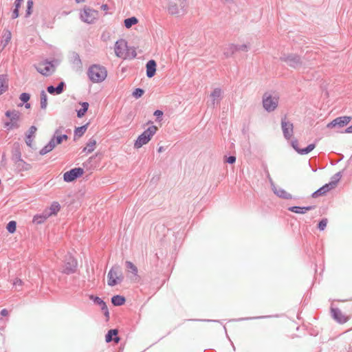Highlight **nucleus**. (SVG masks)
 <instances>
[{
    "label": "nucleus",
    "mask_w": 352,
    "mask_h": 352,
    "mask_svg": "<svg viewBox=\"0 0 352 352\" xmlns=\"http://www.w3.org/2000/svg\"><path fill=\"white\" fill-rule=\"evenodd\" d=\"M87 75L89 78L94 82H101L107 76L106 68L100 65H93L89 67Z\"/></svg>",
    "instance_id": "nucleus-1"
},
{
    "label": "nucleus",
    "mask_w": 352,
    "mask_h": 352,
    "mask_svg": "<svg viewBox=\"0 0 352 352\" xmlns=\"http://www.w3.org/2000/svg\"><path fill=\"white\" fill-rule=\"evenodd\" d=\"M187 0H170L168 12L172 15H183L186 12Z\"/></svg>",
    "instance_id": "nucleus-2"
},
{
    "label": "nucleus",
    "mask_w": 352,
    "mask_h": 352,
    "mask_svg": "<svg viewBox=\"0 0 352 352\" xmlns=\"http://www.w3.org/2000/svg\"><path fill=\"white\" fill-rule=\"evenodd\" d=\"M124 276L121 268L118 266L112 267L109 271L107 280L109 286L113 287L119 285L123 280Z\"/></svg>",
    "instance_id": "nucleus-3"
},
{
    "label": "nucleus",
    "mask_w": 352,
    "mask_h": 352,
    "mask_svg": "<svg viewBox=\"0 0 352 352\" xmlns=\"http://www.w3.org/2000/svg\"><path fill=\"white\" fill-rule=\"evenodd\" d=\"M157 131V127L155 125L150 126L146 130H145L136 140L134 143V146L136 148H140L143 145L146 144L149 142L151 138L155 134Z\"/></svg>",
    "instance_id": "nucleus-4"
},
{
    "label": "nucleus",
    "mask_w": 352,
    "mask_h": 352,
    "mask_svg": "<svg viewBox=\"0 0 352 352\" xmlns=\"http://www.w3.org/2000/svg\"><path fill=\"white\" fill-rule=\"evenodd\" d=\"M280 60L294 69L300 68L302 64L300 57L295 54H283Z\"/></svg>",
    "instance_id": "nucleus-5"
},
{
    "label": "nucleus",
    "mask_w": 352,
    "mask_h": 352,
    "mask_svg": "<svg viewBox=\"0 0 352 352\" xmlns=\"http://www.w3.org/2000/svg\"><path fill=\"white\" fill-rule=\"evenodd\" d=\"M98 16V12L89 7H84L80 11V19L85 23H93Z\"/></svg>",
    "instance_id": "nucleus-6"
},
{
    "label": "nucleus",
    "mask_w": 352,
    "mask_h": 352,
    "mask_svg": "<svg viewBox=\"0 0 352 352\" xmlns=\"http://www.w3.org/2000/svg\"><path fill=\"white\" fill-rule=\"evenodd\" d=\"M6 116L10 120L9 122H6L5 123V126L8 129L10 130L19 127V122L20 120L21 114L18 111H8L6 113Z\"/></svg>",
    "instance_id": "nucleus-7"
},
{
    "label": "nucleus",
    "mask_w": 352,
    "mask_h": 352,
    "mask_svg": "<svg viewBox=\"0 0 352 352\" xmlns=\"http://www.w3.org/2000/svg\"><path fill=\"white\" fill-rule=\"evenodd\" d=\"M278 98L265 93L263 97V105L264 109L270 112L274 111L278 106Z\"/></svg>",
    "instance_id": "nucleus-8"
},
{
    "label": "nucleus",
    "mask_w": 352,
    "mask_h": 352,
    "mask_svg": "<svg viewBox=\"0 0 352 352\" xmlns=\"http://www.w3.org/2000/svg\"><path fill=\"white\" fill-rule=\"evenodd\" d=\"M115 52L117 56L124 59L129 56V48L125 40L120 39L116 43Z\"/></svg>",
    "instance_id": "nucleus-9"
},
{
    "label": "nucleus",
    "mask_w": 352,
    "mask_h": 352,
    "mask_svg": "<svg viewBox=\"0 0 352 352\" xmlns=\"http://www.w3.org/2000/svg\"><path fill=\"white\" fill-rule=\"evenodd\" d=\"M281 129L283 136L287 140L292 138L294 135V125L292 122L287 120L286 116H284L281 119Z\"/></svg>",
    "instance_id": "nucleus-10"
},
{
    "label": "nucleus",
    "mask_w": 352,
    "mask_h": 352,
    "mask_svg": "<svg viewBox=\"0 0 352 352\" xmlns=\"http://www.w3.org/2000/svg\"><path fill=\"white\" fill-rule=\"evenodd\" d=\"M77 265L76 259L72 255H67L65 259L63 272L67 274L74 273L76 270Z\"/></svg>",
    "instance_id": "nucleus-11"
},
{
    "label": "nucleus",
    "mask_w": 352,
    "mask_h": 352,
    "mask_svg": "<svg viewBox=\"0 0 352 352\" xmlns=\"http://www.w3.org/2000/svg\"><path fill=\"white\" fill-rule=\"evenodd\" d=\"M36 69L40 74L45 76L51 75L55 71L54 65L51 62L48 61L39 63L36 66Z\"/></svg>",
    "instance_id": "nucleus-12"
},
{
    "label": "nucleus",
    "mask_w": 352,
    "mask_h": 352,
    "mask_svg": "<svg viewBox=\"0 0 352 352\" xmlns=\"http://www.w3.org/2000/svg\"><path fill=\"white\" fill-rule=\"evenodd\" d=\"M84 169L82 168H75L65 172L63 175V179L67 182H71L78 177H81L84 174Z\"/></svg>",
    "instance_id": "nucleus-13"
},
{
    "label": "nucleus",
    "mask_w": 352,
    "mask_h": 352,
    "mask_svg": "<svg viewBox=\"0 0 352 352\" xmlns=\"http://www.w3.org/2000/svg\"><path fill=\"white\" fill-rule=\"evenodd\" d=\"M351 118L350 116H342L334 119L332 122L328 124L329 128H333L335 126L343 127L347 125L351 121Z\"/></svg>",
    "instance_id": "nucleus-14"
},
{
    "label": "nucleus",
    "mask_w": 352,
    "mask_h": 352,
    "mask_svg": "<svg viewBox=\"0 0 352 352\" xmlns=\"http://www.w3.org/2000/svg\"><path fill=\"white\" fill-rule=\"evenodd\" d=\"M331 314L334 320L340 324L345 323L349 320V317L343 314L338 308H332Z\"/></svg>",
    "instance_id": "nucleus-15"
},
{
    "label": "nucleus",
    "mask_w": 352,
    "mask_h": 352,
    "mask_svg": "<svg viewBox=\"0 0 352 352\" xmlns=\"http://www.w3.org/2000/svg\"><path fill=\"white\" fill-rule=\"evenodd\" d=\"M248 47L245 44H243V45L231 44L229 45L227 51H226L224 52V54L226 56H229L232 55V54H234L235 52H237V51L245 52V51H248Z\"/></svg>",
    "instance_id": "nucleus-16"
},
{
    "label": "nucleus",
    "mask_w": 352,
    "mask_h": 352,
    "mask_svg": "<svg viewBox=\"0 0 352 352\" xmlns=\"http://www.w3.org/2000/svg\"><path fill=\"white\" fill-rule=\"evenodd\" d=\"M272 189L274 193L278 197L284 199H292V195L287 192L286 190L276 186L274 184H272Z\"/></svg>",
    "instance_id": "nucleus-17"
},
{
    "label": "nucleus",
    "mask_w": 352,
    "mask_h": 352,
    "mask_svg": "<svg viewBox=\"0 0 352 352\" xmlns=\"http://www.w3.org/2000/svg\"><path fill=\"white\" fill-rule=\"evenodd\" d=\"M157 64L156 62L151 59L148 60L146 64V76L148 78H152L154 76L156 72Z\"/></svg>",
    "instance_id": "nucleus-18"
},
{
    "label": "nucleus",
    "mask_w": 352,
    "mask_h": 352,
    "mask_svg": "<svg viewBox=\"0 0 352 352\" xmlns=\"http://www.w3.org/2000/svg\"><path fill=\"white\" fill-rule=\"evenodd\" d=\"M314 208L315 206H309L305 207L291 206L288 208V210L296 214H305L307 211L314 210Z\"/></svg>",
    "instance_id": "nucleus-19"
},
{
    "label": "nucleus",
    "mask_w": 352,
    "mask_h": 352,
    "mask_svg": "<svg viewBox=\"0 0 352 352\" xmlns=\"http://www.w3.org/2000/svg\"><path fill=\"white\" fill-rule=\"evenodd\" d=\"M118 331L117 329L109 330L105 336L106 342H110L111 341H114L116 343H118L120 340V338L118 337Z\"/></svg>",
    "instance_id": "nucleus-20"
},
{
    "label": "nucleus",
    "mask_w": 352,
    "mask_h": 352,
    "mask_svg": "<svg viewBox=\"0 0 352 352\" xmlns=\"http://www.w3.org/2000/svg\"><path fill=\"white\" fill-rule=\"evenodd\" d=\"M90 299L93 300L96 304H98L100 307L101 309L104 311V315L107 317H109V313L107 305L100 298L91 296Z\"/></svg>",
    "instance_id": "nucleus-21"
},
{
    "label": "nucleus",
    "mask_w": 352,
    "mask_h": 352,
    "mask_svg": "<svg viewBox=\"0 0 352 352\" xmlns=\"http://www.w3.org/2000/svg\"><path fill=\"white\" fill-rule=\"evenodd\" d=\"M36 128L34 126H32L28 131V133L26 135V139H25V142L27 144L28 146L32 147L33 146V139H32V137H34V135L36 132Z\"/></svg>",
    "instance_id": "nucleus-22"
},
{
    "label": "nucleus",
    "mask_w": 352,
    "mask_h": 352,
    "mask_svg": "<svg viewBox=\"0 0 352 352\" xmlns=\"http://www.w3.org/2000/svg\"><path fill=\"white\" fill-rule=\"evenodd\" d=\"M60 209V204L58 202L54 201L51 204L48 209L45 210V212L49 214L50 217L52 215H56L59 212Z\"/></svg>",
    "instance_id": "nucleus-23"
},
{
    "label": "nucleus",
    "mask_w": 352,
    "mask_h": 352,
    "mask_svg": "<svg viewBox=\"0 0 352 352\" xmlns=\"http://www.w3.org/2000/svg\"><path fill=\"white\" fill-rule=\"evenodd\" d=\"M331 189H333L331 188V186L329 184H326L325 185H324L323 186L320 188L318 190L315 191L312 194V197L314 198H316V197H318L319 196H321V195H323L326 194L327 192H329Z\"/></svg>",
    "instance_id": "nucleus-24"
},
{
    "label": "nucleus",
    "mask_w": 352,
    "mask_h": 352,
    "mask_svg": "<svg viewBox=\"0 0 352 352\" xmlns=\"http://www.w3.org/2000/svg\"><path fill=\"white\" fill-rule=\"evenodd\" d=\"M16 167L19 171H26L31 168V166L30 164H28L25 161L21 159L18 160L16 162Z\"/></svg>",
    "instance_id": "nucleus-25"
},
{
    "label": "nucleus",
    "mask_w": 352,
    "mask_h": 352,
    "mask_svg": "<svg viewBox=\"0 0 352 352\" xmlns=\"http://www.w3.org/2000/svg\"><path fill=\"white\" fill-rule=\"evenodd\" d=\"M56 146L55 140L52 138L50 142L40 151V154L43 155L50 152Z\"/></svg>",
    "instance_id": "nucleus-26"
},
{
    "label": "nucleus",
    "mask_w": 352,
    "mask_h": 352,
    "mask_svg": "<svg viewBox=\"0 0 352 352\" xmlns=\"http://www.w3.org/2000/svg\"><path fill=\"white\" fill-rule=\"evenodd\" d=\"M221 89H214L210 96L212 104L214 105L216 102L217 103L219 102L221 99Z\"/></svg>",
    "instance_id": "nucleus-27"
},
{
    "label": "nucleus",
    "mask_w": 352,
    "mask_h": 352,
    "mask_svg": "<svg viewBox=\"0 0 352 352\" xmlns=\"http://www.w3.org/2000/svg\"><path fill=\"white\" fill-rule=\"evenodd\" d=\"M49 218V214L45 211L41 214H36L33 218V222L36 224L44 223Z\"/></svg>",
    "instance_id": "nucleus-28"
},
{
    "label": "nucleus",
    "mask_w": 352,
    "mask_h": 352,
    "mask_svg": "<svg viewBox=\"0 0 352 352\" xmlns=\"http://www.w3.org/2000/svg\"><path fill=\"white\" fill-rule=\"evenodd\" d=\"M96 146V141L94 139H90L89 142L87 143L86 146L84 148L83 151L87 153H91L93 152Z\"/></svg>",
    "instance_id": "nucleus-29"
},
{
    "label": "nucleus",
    "mask_w": 352,
    "mask_h": 352,
    "mask_svg": "<svg viewBox=\"0 0 352 352\" xmlns=\"http://www.w3.org/2000/svg\"><path fill=\"white\" fill-rule=\"evenodd\" d=\"M89 123H87L86 124L76 128L74 131V137L76 138H80L84 135V133L86 132L87 127H88Z\"/></svg>",
    "instance_id": "nucleus-30"
},
{
    "label": "nucleus",
    "mask_w": 352,
    "mask_h": 352,
    "mask_svg": "<svg viewBox=\"0 0 352 352\" xmlns=\"http://www.w3.org/2000/svg\"><path fill=\"white\" fill-rule=\"evenodd\" d=\"M80 104L82 107L80 109L77 110V116L78 118H82L85 115L89 105V103L87 102H81L80 103Z\"/></svg>",
    "instance_id": "nucleus-31"
},
{
    "label": "nucleus",
    "mask_w": 352,
    "mask_h": 352,
    "mask_svg": "<svg viewBox=\"0 0 352 352\" xmlns=\"http://www.w3.org/2000/svg\"><path fill=\"white\" fill-rule=\"evenodd\" d=\"M111 302L115 306H120L124 304L125 298L122 296L116 295L112 297Z\"/></svg>",
    "instance_id": "nucleus-32"
},
{
    "label": "nucleus",
    "mask_w": 352,
    "mask_h": 352,
    "mask_svg": "<svg viewBox=\"0 0 352 352\" xmlns=\"http://www.w3.org/2000/svg\"><path fill=\"white\" fill-rule=\"evenodd\" d=\"M342 177V174L340 172H338L337 173H336L332 177H331V181L329 183V184L331 186L332 188H334L338 182L340 180Z\"/></svg>",
    "instance_id": "nucleus-33"
},
{
    "label": "nucleus",
    "mask_w": 352,
    "mask_h": 352,
    "mask_svg": "<svg viewBox=\"0 0 352 352\" xmlns=\"http://www.w3.org/2000/svg\"><path fill=\"white\" fill-rule=\"evenodd\" d=\"M315 144H310L306 148H302L300 151H298V153L300 155H306L312 151L315 148Z\"/></svg>",
    "instance_id": "nucleus-34"
},
{
    "label": "nucleus",
    "mask_w": 352,
    "mask_h": 352,
    "mask_svg": "<svg viewBox=\"0 0 352 352\" xmlns=\"http://www.w3.org/2000/svg\"><path fill=\"white\" fill-rule=\"evenodd\" d=\"M6 229L10 233L12 234V233L15 232L16 229V221H10L6 226Z\"/></svg>",
    "instance_id": "nucleus-35"
},
{
    "label": "nucleus",
    "mask_w": 352,
    "mask_h": 352,
    "mask_svg": "<svg viewBox=\"0 0 352 352\" xmlns=\"http://www.w3.org/2000/svg\"><path fill=\"white\" fill-rule=\"evenodd\" d=\"M47 96L44 91L41 94V106L42 109H45L47 107Z\"/></svg>",
    "instance_id": "nucleus-36"
},
{
    "label": "nucleus",
    "mask_w": 352,
    "mask_h": 352,
    "mask_svg": "<svg viewBox=\"0 0 352 352\" xmlns=\"http://www.w3.org/2000/svg\"><path fill=\"white\" fill-rule=\"evenodd\" d=\"M8 78L6 75H0V88L8 87Z\"/></svg>",
    "instance_id": "nucleus-37"
},
{
    "label": "nucleus",
    "mask_w": 352,
    "mask_h": 352,
    "mask_svg": "<svg viewBox=\"0 0 352 352\" xmlns=\"http://www.w3.org/2000/svg\"><path fill=\"white\" fill-rule=\"evenodd\" d=\"M12 37L11 32L10 31H6L3 35L4 41H3V47H6L10 41Z\"/></svg>",
    "instance_id": "nucleus-38"
},
{
    "label": "nucleus",
    "mask_w": 352,
    "mask_h": 352,
    "mask_svg": "<svg viewBox=\"0 0 352 352\" xmlns=\"http://www.w3.org/2000/svg\"><path fill=\"white\" fill-rule=\"evenodd\" d=\"M54 138L55 140L56 145H57L61 144L63 140L66 141L67 140V136L66 135H61L54 137Z\"/></svg>",
    "instance_id": "nucleus-39"
},
{
    "label": "nucleus",
    "mask_w": 352,
    "mask_h": 352,
    "mask_svg": "<svg viewBox=\"0 0 352 352\" xmlns=\"http://www.w3.org/2000/svg\"><path fill=\"white\" fill-rule=\"evenodd\" d=\"M133 284L135 283H138L140 280V277L138 275V268L133 265Z\"/></svg>",
    "instance_id": "nucleus-40"
},
{
    "label": "nucleus",
    "mask_w": 352,
    "mask_h": 352,
    "mask_svg": "<svg viewBox=\"0 0 352 352\" xmlns=\"http://www.w3.org/2000/svg\"><path fill=\"white\" fill-rule=\"evenodd\" d=\"M13 285L16 289H20L23 285V281L19 278H15L13 282Z\"/></svg>",
    "instance_id": "nucleus-41"
},
{
    "label": "nucleus",
    "mask_w": 352,
    "mask_h": 352,
    "mask_svg": "<svg viewBox=\"0 0 352 352\" xmlns=\"http://www.w3.org/2000/svg\"><path fill=\"white\" fill-rule=\"evenodd\" d=\"M291 145L293 148L298 153V151H301V148L298 147V141L297 140H293L291 141Z\"/></svg>",
    "instance_id": "nucleus-42"
},
{
    "label": "nucleus",
    "mask_w": 352,
    "mask_h": 352,
    "mask_svg": "<svg viewBox=\"0 0 352 352\" xmlns=\"http://www.w3.org/2000/svg\"><path fill=\"white\" fill-rule=\"evenodd\" d=\"M327 224V219H322L318 223V228L320 230H324Z\"/></svg>",
    "instance_id": "nucleus-43"
},
{
    "label": "nucleus",
    "mask_w": 352,
    "mask_h": 352,
    "mask_svg": "<svg viewBox=\"0 0 352 352\" xmlns=\"http://www.w3.org/2000/svg\"><path fill=\"white\" fill-rule=\"evenodd\" d=\"M33 1L32 0H28L27 3V16H30L32 13V9L33 7Z\"/></svg>",
    "instance_id": "nucleus-44"
},
{
    "label": "nucleus",
    "mask_w": 352,
    "mask_h": 352,
    "mask_svg": "<svg viewBox=\"0 0 352 352\" xmlns=\"http://www.w3.org/2000/svg\"><path fill=\"white\" fill-rule=\"evenodd\" d=\"M144 92V89H135L133 91V96L138 98L142 96Z\"/></svg>",
    "instance_id": "nucleus-45"
},
{
    "label": "nucleus",
    "mask_w": 352,
    "mask_h": 352,
    "mask_svg": "<svg viewBox=\"0 0 352 352\" xmlns=\"http://www.w3.org/2000/svg\"><path fill=\"white\" fill-rule=\"evenodd\" d=\"M20 99L23 102H26L30 99V95L27 93H23L21 95Z\"/></svg>",
    "instance_id": "nucleus-46"
},
{
    "label": "nucleus",
    "mask_w": 352,
    "mask_h": 352,
    "mask_svg": "<svg viewBox=\"0 0 352 352\" xmlns=\"http://www.w3.org/2000/svg\"><path fill=\"white\" fill-rule=\"evenodd\" d=\"M63 89H47L48 92L52 95H58L62 93Z\"/></svg>",
    "instance_id": "nucleus-47"
},
{
    "label": "nucleus",
    "mask_w": 352,
    "mask_h": 352,
    "mask_svg": "<svg viewBox=\"0 0 352 352\" xmlns=\"http://www.w3.org/2000/svg\"><path fill=\"white\" fill-rule=\"evenodd\" d=\"M124 25L127 28L132 27V18H129L124 20Z\"/></svg>",
    "instance_id": "nucleus-48"
},
{
    "label": "nucleus",
    "mask_w": 352,
    "mask_h": 352,
    "mask_svg": "<svg viewBox=\"0 0 352 352\" xmlns=\"http://www.w3.org/2000/svg\"><path fill=\"white\" fill-rule=\"evenodd\" d=\"M236 162V157L231 155L226 158V162L229 164H233Z\"/></svg>",
    "instance_id": "nucleus-49"
},
{
    "label": "nucleus",
    "mask_w": 352,
    "mask_h": 352,
    "mask_svg": "<svg viewBox=\"0 0 352 352\" xmlns=\"http://www.w3.org/2000/svg\"><path fill=\"white\" fill-rule=\"evenodd\" d=\"M163 115V112L160 110H156L155 112H154V116H155L157 117V119L158 120L159 118H160Z\"/></svg>",
    "instance_id": "nucleus-50"
},
{
    "label": "nucleus",
    "mask_w": 352,
    "mask_h": 352,
    "mask_svg": "<svg viewBox=\"0 0 352 352\" xmlns=\"http://www.w3.org/2000/svg\"><path fill=\"white\" fill-rule=\"evenodd\" d=\"M22 2H23V0H16L14 2V6H15L14 9L19 10Z\"/></svg>",
    "instance_id": "nucleus-51"
},
{
    "label": "nucleus",
    "mask_w": 352,
    "mask_h": 352,
    "mask_svg": "<svg viewBox=\"0 0 352 352\" xmlns=\"http://www.w3.org/2000/svg\"><path fill=\"white\" fill-rule=\"evenodd\" d=\"M19 16V10L14 9L12 12V18L16 19Z\"/></svg>",
    "instance_id": "nucleus-52"
},
{
    "label": "nucleus",
    "mask_w": 352,
    "mask_h": 352,
    "mask_svg": "<svg viewBox=\"0 0 352 352\" xmlns=\"http://www.w3.org/2000/svg\"><path fill=\"white\" fill-rule=\"evenodd\" d=\"M1 315L2 316H7L8 315V311L6 309H3L1 311Z\"/></svg>",
    "instance_id": "nucleus-53"
},
{
    "label": "nucleus",
    "mask_w": 352,
    "mask_h": 352,
    "mask_svg": "<svg viewBox=\"0 0 352 352\" xmlns=\"http://www.w3.org/2000/svg\"><path fill=\"white\" fill-rule=\"evenodd\" d=\"M344 132L346 133H352V124L351 126H349V127H347L345 129Z\"/></svg>",
    "instance_id": "nucleus-54"
},
{
    "label": "nucleus",
    "mask_w": 352,
    "mask_h": 352,
    "mask_svg": "<svg viewBox=\"0 0 352 352\" xmlns=\"http://www.w3.org/2000/svg\"><path fill=\"white\" fill-rule=\"evenodd\" d=\"M101 9L103 10L104 11H107L108 10V6L107 4H103L101 6Z\"/></svg>",
    "instance_id": "nucleus-55"
},
{
    "label": "nucleus",
    "mask_w": 352,
    "mask_h": 352,
    "mask_svg": "<svg viewBox=\"0 0 352 352\" xmlns=\"http://www.w3.org/2000/svg\"><path fill=\"white\" fill-rule=\"evenodd\" d=\"M265 316H259V317H254V318H245V320H251V319H256V318H265Z\"/></svg>",
    "instance_id": "nucleus-56"
},
{
    "label": "nucleus",
    "mask_w": 352,
    "mask_h": 352,
    "mask_svg": "<svg viewBox=\"0 0 352 352\" xmlns=\"http://www.w3.org/2000/svg\"><path fill=\"white\" fill-rule=\"evenodd\" d=\"M126 263V267L128 268H132V263L130 261H127Z\"/></svg>",
    "instance_id": "nucleus-57"
},
{
    "label": "nucleus",
    "mask_w": 352,
    "mask_h": 352,
    "mask_svg": "<svg viewBox=\"0 0 352 352\" xmlns=\"http://www.w3.org/2000/svg\"><path fill=\"white\" fill-rule=\"evenodd\" d=\"M64 82H61L56 88H63Z\"/></svg>",
    "instance_id": "nucleus-58"
},
{
    "label": "nucleus",
    "mask_w": 352,
    "mask_h": 352,
    "mask_svg": "<svg viewBox=\"0 0 352 352\" xmlns=\"http://www.w3.org/2000/svg\"><path fill=\"white\" fill-rule=\"evenodd\" d=\"M138 23V19L136 17L133 16V25H136Z\"/></svg>",
    "instance_id": "nucleus-59"
},
{
    "label": "nucleus",
    "mask_w": 352,
    "mask_h": 352,
    "mask_svg": "<svg viewBox=\"0 0 352 352\" xmlns=\"http://www.w3.org/2000/svg\"><path fill=\"white\" fill-rule=\"evenodd\" d=\"M164 151V147H163V146H160V147H159V148H158V152H159V153H162V152H163Z\"/></svg>",
    "instance_id": "nucleus-60"
},
{
    "label": "nucleus",
    "mask_w": 352,
    "mask_h": 352,
    "mask_svg": "<svg viewBox=\"0 0 352 352\" xmlns=\"http://www.w3.org/2000/svg\"><path fill=\"white\" fill-rule=\"evenodd\" d=\"M85 1V0H76V2L77 3H81V2H84Z\"/></svg>",
    "instance_id": "nucleus-61"
},
{
    "label": "nucleus",
    "mask_w": 352,
    "mask_h": 352,
    "mask_svg": "<svg viewBox=\"0 0 352 352\" xmlns=\"http://www.w3.org/2000/svg\"><path fill=\"white\" fill-rule=\"evenodd\" d=\"M144 30H145V28L143 26H141L140 29V32H144Z\"/></svg>",
    "instance_id": "nucleus-62"
},
{
    "label": "nucleus",
    "mask_w": 352,
    "mask_h": 352,
    "mask_svg": "<svg viewBox=\"0 0 352 352\" xmlns=\"http://www.w3.org/2000/svg\"><path fill=\"white\" fill-rule=\"evenodd\" d=\"M135 56H136V52H135V48L133 47V58H134Z\"/></svg>",
    "instance_id": "nucleus-63"
},
{
    "label": "nucleus",
    "mask_w": 352,
    "mask_h": 352,
    "mask_svg": "<svg viewBox=\"0 0 352 352\" xmlns=\"http://www.w3.org/2000/svg\"><path fill=\"white\" fill-rule=\"evenodd\" d=\"M25 107L26 108H29L30 107V104H26Z\"/></svg>",
    "instance_id": "nucleus-64"
}]
</instances>
